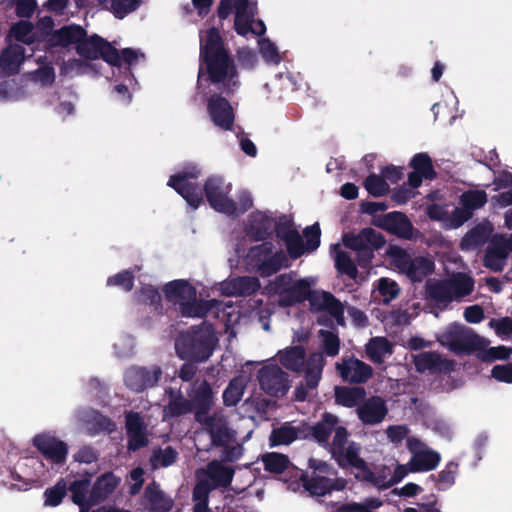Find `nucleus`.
<instances>
[{
	"label": "nucleus",
	"instance_id": "obj_43",
	"mask_svg": "<svg viewBox=\"0 0 512 512\" xmlns=\"http://www.w3.org/2000/svg\"><path fill=\"white\" fill-rule=\"evenodd\" d=\"M82 420L87 422L86 430L91 435H95L101 431L110 433L115 428L113 422L94 411L84 412L82 414Z\"/></svg>",
	"mask_w": 512,
	"mask_h": 512
},
{
	"label": "nucleus",
	"instance_id": "obj_5",
	"mask_svg": "<svg viewBox=\"0 0 512 512\" xmlns=\"http://www.w3.org/2000/svg\"><path fill=\"white\" fill-rule=\"evenodd\" d=\"M236 259L229 258V263L233 267H243L247 271H257L262 276H270L276 273L286 261L283 254L272 251L270 243H262L250 247L247 251L241 243L234 246Z\"/></svg>",
	"mask_w": 512,
	"mask_h": 512
},
{
	"label": "nucleus",
	"instance_id": "obj_23",
	"mask_svg": "<svg viewBox=\"0 0 512 512\" xmlns=\"http://www.w3.org/2000/svg\"><path fill=\"white\" fill-rule=\"evenodd\" d=\"M310 436V426L304 421L286 422L274 428L270 434V446L289 445L295 440Z\"/></svg>",
	"mask_w": 512,
	"mask_h": 512
},
{
	"label": "nucleus",
	"instance_id": "obj_15",
	"mask_svg": "<svg viewBox=\"0 0 512 512\" xmlns=\"http://www.w3.org/2000/svg\"><path fill=\"white\" fill-rule=\"evenodd\" d=\"M441 345L455 353L469 352L480 343V338L470 328L452 324L438 335Z\"/></svg>",
	"mask_w": 512,
	"mask_h": 512
},
{
	"label": "nucleus",
	"instance_id": "obj_3",
	"mask_svg": "<svg viewBox=\"0 0 512 512\" xmlns=\"http://www.w3.org/2000/svg\"><path fill=\"white\" fill-rule=\"evenodd\" d=\"M315 283L314 277L298 279L290 274H284L270 284L269 292L283 306L294 305L308 297L314 311L326 312L338 325L343 326L345 324L343 304L329 292L322 290L311 292V287Z\"/></svg>",
	"mask_w": 512,
	"mask_h": 512
},
{
	"label": "nucleus",
	"instance_id": "obj_38",
	"mask_svg": "<svg viewBox=\"0 0 512 512\" xmlns=\"http://www.w3.org/2000/svg\"><path fill=\"white\" fill-rule=\"evenodd\" d=\"M210 482V486L219 487L230 484L234 471L220 462H211L205 471L200 472Z\"/></svg>",
	"mask_w": 512,
	"mask_h": 512
},
{
	"label": "nucleus",
	"instance_id": "obj_27",
	"mask_svg": "<svg viewBox=\"0 0 512 512\" xmlns=\"http://www.w3.org/2000/svg\"><path fill=\"white\" fill-rule=\"evenodd\" d=\"M388 409L384 399L379 396H373L357 407V415L359 419L367 425H375L381 423L386 417Z\"/></svg>",
	"mask_w": 512,
	"mask_h": 512
},
{
	"label": "nucleus",
	"instance_id": "obj_37",
	"mask_svg": "<svg viewBox=\"0 0 512 512\" xmlns=\"http://www.w3.org/2000/svg\"><path fill=\"white\" fill-rule=\"evenodd\" d=\"M26 50L22 44H13L0 56V68L8 73H16L25 59Z\"/></svg>",
	"mask_w": 512,
	"mask_h": 512
},
{
	"label": "nucleus",
	"instance_id": "obj_26",
	"mask_svg": "<svg viewBox=\"0 0 512 512\" xmlns=\"http://www.w3.org/2000/svg\"><path fill=\"white\" fill-rule=\"evenodd\" d=\"M410 167L412 171L408 175V185L412 189H417L424 179H433L436 175L432 159L427 153L415 154Z\"/></svg>",
	"mask_w": 512,
	"mask_h": 512
},
{
	"label": "nucleus",
	"instance_id": "obj_17",
	"mask_svg": "<svg viewBox=\"0 0 512 512\" xmlns=\"http://www.w3.org/2000/svg\"><path fill=\"white\" fill-rule=\"evenodd\" d=\"M410 469L412 472H428L436 469L441 461L440 454L416 437L407 438Z\"/></svg>",
	"mask_w": 512,
	"mask_h": 512
},
{
	"label": "nucleus",
	"instance_id": "obj_21",
	"mask_svg": "<svg viewBox=\"0 0 512 512\" xmlns=\"http://www.w3.org/2000/svg\"><path fill=\"white\" fill-rule=\"evenodd\" d=\"M207 113L211 122L222 130H231L235 113L229 101L219 95H212L207 100Z\"/></svg>",
	"mask_w": 512,
	"mask_h": 512
},
{
	"label": "nucleus",
	"instance_id": "obj_29",
	"mask_svg": "<svg viewBox=\"0 0 512 512\" xmlns=\"http://www.w3.org/2000/svg\"><path fill=\"white\" fill-rule=\"evenodd\" d=\"M338 419L329 413H326L322 420L313 427H310V435H313L314 439L321 445L329 447V451L332 453V447L334 444L336 432L338 429L343 428L336 426ZM334 457V455H332Z\"/></svg>",
	"mask_w": 512,
	"mask_h": 512
},
{
	"label": "nucleus",
	"instance_id": "obj_2",
	"mask_svg": "<svg viewBox=\"0 0 512 512\" xmlns=\"http://www.w3.org/2000/svg\"><path fill=\"white\" fill-rule=\"evenodd\" d=\"M200 67L198 93H205V82H210L224 93L238 89L240 82L235 64L224 48L216 28L200 31Z\"/></svg>",
	"mask_w": 512,
	"mask_h": 512
},
{
	"label": "nucleus",
	"instance_id": "obj_62",
	"mask_svg": "<svg viewBox=\"0 0 512 512\" xmlns=\"http://www.w3.org/2000/svg\"><path fill=\"white\" fill-rule=\"evenodd\" d=\"M439 356L435 353L423 352L414 357V363L418 371H425L436 367Z\"/></svg>",
	"mask_w": 512,
	"mask_h": 512
},
{
	"label": "nucleus",
	"instance_id": "obj_33",
	"mask_svg": "<svg viewBox=\"0 0 512 512\" xmlns=\"http://www.w3.org/2000/svg\"><path fill=\"white\" fill-rule=\"evenodd\" d=\"M507 256L506 236L497 235L485 255V265L494 271H501L506 264Z\"/></svg>",
	"mask_w": 512,
	"mask_h": 512
},
{
	"label": "nucleus",
	"instance_id": "obj_52",
	"mask_svg": "<svg viewBox=\"0 0 512 512\" xmlns=\"http://www.w3.org/2000/svg\"><path fill=\"white\" fill-rule=\"evenodd\" d=\"M67 483L64 479L59 480L53 487L47 489L44 493V504L55 507L59 505L66 494Z\"/></svg>",
	"mask_w": 512,
	"mask_h": 512
},
{
	"label": "nucleus",
	"instance_id": "obj_25",
	"mask_svg": "<svg viewBox=\"0 0 512 512\" xmlns=\"http://www.w3.org/2000/svg\"><path fill=\"white\" fill-rule=\"evenodd\" d=\"M340 377L349 383H365L372 376V368L357 358L350 357L336 363Z\"/></svg>",
	"mask_w": 512,
	"mask_h": 512
},
{
	"label": "nucleus",
	"instance_id": "obj_10",
	"mask_svg": "<svg viewBox=\"0 0 512 512\" xmlns=\"http://www.w3.org/2000/svg\"><path fill=\"white\" fill-rule=\"evenodd\" d=\"M256 3L249 0H221L218 15L226 18L232 12L235 13V29L238 34L247 36L249 33L255 35L264 34L265 24L261 20H254Z\"/></svg>",
	"mask_w": 512,
	"mask_h": 512
},
{
	"label": "nucleus",
	"instance_id": "obj_24",
	"mask_svg": "<svg viewBox=\"0 0 512 512\" xmlns=\"http://www.w3.org/2000/svg\"><path fill=\"white\" fill-rule=\"evenodd\" d=\"M324 367V357L322 353H313L310 355L305 375V384L298 385L295 389V398L303 401L318 385L322 369Z\"/></svg>",
	"mask_w": 512,
	"mask_h": 512
},
{
	"label": "nucleus",
	"instance_id": "obj_55",
	"mask_svg": "<svg viewBox=\"0 0 512 512\" xmlns=\"http://www.w3.org/2000/svg\"><path fill=\"white\" fill-rule=\"evenodd\" d=\"M259 50L264 61L269 65H277L281 61V56L277 47L269 39L259 41Z\"/></svg>",
	"mask_w": 512,
	"mask_h": 512
},
{
	"label": "nucleus",
	"instance_id": "obj_56",
	"mask_svg": "<svg viewBox=\"0 0 512 512\" xmlns=\"http://www.w3.org/2000/svg\"><path fill=\"white\" fill-rule=\"evenodd\" d=\"M133 272L125 270L107 279V286H116L124 291H130L133 287Z\"/></svg>",
	"mask_w": 512,
	"mask_h": 512
},
{
	"label": "nucleus",
	"instance_id": "obj_42",
	"mask_svg": "<svg viewBox=\"0 0 512 512\" xmlns=\"http://www.w3.org/2000/svg\"><path fill=\"white\" fill-rule=\"evenodd\" d=\"M366 397V392L360 387H336L335 399L336 402L345 407H354L360 405Z\"/></svg>",
	"mask_w": 512,
	"mask_h": 512
},
{
	"label": "nucleus",
	"instance_id": "obj_44",
	"mask_svg": "<svg viewBox=\"0 0 512 512\" xmlns=\"http://www.w3.org/2000/svg\"><path fill=\"white\" fill-rule=\"evenodd\" d=\"M366 353L373 362L381 363L392 354V345L384 337H375L366 344Z\"/></svg>",
	"mask_w": 512,
	"mask_h": 512
},
{
	"label": "nucleus",
	"instance_id": "obj_28",
	"mask_svg": "<svg viewBox=\"0 0 512 512\" xmlns=\"http://www.w3.org/2000/svg\"><path fill=\"white\" fill-rule=\"evenodd\" d=\"M260 288L256 277H236L227 279L218 284L215 289L226 296H246Z\"/></svg>",
	"mask_w": 512,
	"mask_h": 512
},
{
	"label": "nucleus",
	"instance_id": "obj_60",
	"mask_svg": "<svg viewBox=\"0 0 512 512\" xmlns=\"http://www.w3.org/2000/svg\"><path fill=\"white\" fill-rule=\"evenodd\" d=\"M458 472L457 464L450 462L438 474V485L441 489H447L453 485Z\"/></svg>",
	"mask_w": 512,
	"mask_h": 512
},
{
	"label": "nucleus",
	"instance_id": "obj_19",
	"mask_svg": "<svg viewBox=\"0 0 512 512\" xmlns=\"http://www.w3.org/2000/svg\"><path fill=\"white\" fill-rule=\"evenodd\" d=\"M257 379L261 389L271 396H284L290 388L288 374L277 365L262 367L258 371Z\"/></svg>",
	"mask_w": 512,
	"mask_h": 512
},
{
	"label": "nucleus",
	"instance_id": "obj_39",
	"mask_svg": "<svg viewBox=\"0 0 512 512\" xmlns=\"http://www.w3.org/2000/svg\"><path fill=\"white\" fill-rule=\"evenodd\" d=\"M253 362H246L243 366L242 374L232 379L223 392V400L227 406H235L243 397L244 390L250 379L249 376L244 375L245 367H248Z\"/></svg>",
	"mask_w": 512,
	"mask_h": 512
},
{
	"label": "nucleus",
	"instance_id": "obj_13",
	"mask_svg": "<svg viewBox=\"0 0 512 512\" xmlns=\"http://www.w3.org/2000/svg\"><path fill=\"white\" fill-rule=\"evenodd\" d=\"M201 170L196 165H188L182 171L172 175L168 186L176 190L188 203L196 209L202 203V188L194 180L199 177Z\"/></svg>",
	"mask_w": 512,
	"mask_h": 512
},
{
	"label": "nucleus",
	"instance_id": "obj_14",
	"mask_svg": "<svg viewBox=\"0 0 512 512\" xmlns=\"http://www.w3.org/2000/svg\"><path fill=\"white\" fill-rule=\"evenodd\" d=\"M388 255L394 267L412 281L422 280L434 267L433 262L429 258H411L404 250L396 246L389 248Z\"/></svg>",
	"mask_w": 512,
	"mask_h": 512
},
{
	"label": "nucleus",
	"instance_id": "obj_57",
	"mask_svg": "<svg viewBox=\"0 0 512 512\" xmlns=\"http://www.w3.org/2000/svg\"><path fill=\"white\" fill-rule=\"evenodd\" d=\"M141 0H112L111 11L117 18H124L139 7Z\"/></svg>",
	"mask_w": 512,
	"mask_h": 512
},
{
	"label": "nucleus",
	"instance_id": "obj_61",
	"mask_svg": "<svg viewBox=\"0 0 512 512\" xmlns=\"http://www.w3.org/2000/svg\"><path fill=\"white\" fill-rule=\"evenodd\" d=\"M11 36L16 40L29 44L32 42V25L27 21H21L11 29Z\"/></svg>",
	"mask_w": 512,
	"mask_h": 512
},
{
	"label": "nucleus",
	"instance_id": "obj_54",
	"mask_svg": "<svg viewBox=\"0 0 512 512\" xmlns=\"http://www.w3.org/2000/svg\"><path fill=\"white\" fill-rule=\"evenodd\" d=\"M382 505L377 498H368L362 502H351L341 508V512H376Z\"/></svg>",
	"mask_w": 512,
	"mask_h": 512
},
{
	"label": "nucleus",
	"instance_id": "obj_49",
	"mask_svg": "<svg viewBox=\"0 0 512 512\" xmlns=\"http://www.w3.org/2000/svg\"><path fill=\"white\" fill-rule=\"evenodd\" d=\"M119 479L107 473L101 476L92 488V497L99 501L109 495L118 485Z\"/></svg>",
	"mask_w": 512,
	"mask_h": 512
},
{
	"label": "nucleus",
	"instance_id": "obj_53",
	"mask_svg": "<svg viewBox=\"0 0 512 512\" xmlns=\"http://www.w3.org/2000/svg\"><path fill=\"white\" fill-rule=\"evenodd\" d=\"M364 186L368 193L375 197L382 196L389 190V184L384 180L382 174L369 175L364 182Z\"/></svg>",
	"mask_w": 512,
	"mask_h": 512
},
{
	"label": "nucleus",
	"instance_id": "obj_4",
	"mask_svg": "<svg viewBox=\"0 0 512 512\" xmlns=\"http://www.w3.org/2000/svg\"><path fill=\"white\" fill-rule=\"evenodd\" d=\"M347 436L346 429L337 430L332 453L338 464L350 468L357 479L370 482L380 489H386L400 482L409 472H412L410 461H408L407 464H398L392 475H374L366 462L359 457L360 447L354 442H349Z\"/></svg>",
	"mask_w": 512,
	"mask_h": 512
},
{
	"label": "nucleus",
	"instance_id": "obj_47",
	"mask_svg": "<svg viewBox=\"0 0 512 512\" xmlns=\"http://www.w3.org/2000/svg\"><path fill=\"white\" fill-rule=\"evenodd\" d=\"M145 497L154 510L169 511L173 506V501L166 497L155 484L146 488Z\"/></svg>",
	"mask_w": 512,
	"mask_h": 512
},
{
	"label": "nucleus",
	"instance_id": "obj_36",
	"mask_svg": "<svg viewBox=\"0 0 512 512\" xmlns=\"http://www.w3.org/2000/svg\"><path fill=\"white\" fill-rule=\"evenodd\" d=\"M127 63L122 62L120 65V70L117 69L116 66H113L112 74L116 81L121 80L120 83L115 85L114 90L118 94V98L121 101L128 102L131 98L130 90L133 89L137 82L134 76L131 74Z\"/></svg>",
	"mask_w": 512,
	"mask_h": 512
},
{
	"label": "nucleus",
	"instance_id": "obj_46",
	"mask_svg": "<svg viewBox=\"0 0 512 512\" xmlns=\"http://www.w3.org/2000/svg\"><path fill=\"white\" fill-rule=\"evenodd\" d=\"M400 292L398 284L389 278H381L374 290V298L387 304L395 299Z\"/></svg>",
	"mask_w": 512,
	"mask_h": 512
},
{
	"label": "nucleus",
	"instance_id": "obj_11",
	"mask_svg": "<svg viewBox=\"0 0 512 512\" xmlns=\"http://www.w3.org/2000/svg\"><path fill=\"white\" fill-rule=\"evenodd\" d=\"M473 289V280L465 274L453 275L445 281H429L427 284L428 297L439 308H445L450 302L469 295Z\"/></svg>",
	"mask_w": 512,
	"mask_h": 512
},
{
	"label": "nucleus",
	"instance_id": "obj_1",
	"mask_svg": "<svg viewBox=\"0 0 512 512\" xmlns=\"http://www.w3.org/2000/svg\"><path fill=\"white\" fill-rule=\"evenodd\" d=\"M212 403V390L206 382L198 385V392L193 396V404L182 397H177L170 401L169 405L163 411L164 419L174 417L189 412L192 407L196 408V419L204 426L210 435L213 445L223 446L224 459L235 461L242 455V448L234 445L235 432L230 430L222 415H207V409Z\"/></svg>",
	"mask_w": 512,
	"mask_h": 512
},
{
	"label": "nucleus",
	"instance_id": "obj_16",
	"mask_svg": "<svg viewBox=\"0 0 512 512\" xmlns=\"http://www.w3.org/2000/svg\"><path fill=\"white\" fill-rule=\"evenodd\" d=\"M428 198L436 202L428 205L427 214L431 219L442 222L447 228H457L470 218L468 212L444 201L439 192L431 193Z\"/></svg>",
	"mask_w": 512,
	"mask_h": 512
},
{
	"label": "nucleus",
	"instance_id": "obj_20",
	"mask_svg": "<svg viewBox=\"0 0 512 512\" xmlns=\"http://www.w3.org/2000/svg\"><path fill=\"white\" fill-rule=\"evenodd\" d=\"M305 243L296 231H291L286 237L287 250L292 258H298L306 252L316 250L320 244V228L313 224L304 230Z\"/></svg>",
	"mask_w": 512,
	"mask_h": 512
},
{
	"label": "nucleus",
	"instance_id": "obj_6",
	"mask_svg": "<svg viewBox=\"0 0 512 512\" xmlns=\"http://www.w3.org/2000/svg\"><path fill=\"white\" fill-rule=\"evenodd\" d=\"M205 195L211 208L228 216H239L253 205V199L249 192L241 191L234 200L231 196V185L222 178L212 177L205 183Z\"/></svg>",
	"mask_w": 512,
	"mask_h": 512
},
{
	"label": "nucleus",
	"instance_id": "obj_22",
	"mask_svg": "<svg viewBox=\"0 0 512 512\" xmlns=\"http://www.w3.org/2000/svg\"><path fill=\"white\" fill-rule=\"evenodd\" d=\"M33 445L52 463L62 464L66 460L68 454L66 443L48 432L36 435L33 438Z\"/></svg>",
	"mask_w": 512,
	"mask_h": 512
},
{
	"label": "nucleus",
	"instance_id": "obj_48",
	"mask_svg": "<svg viewBox=\"0 0 512 512\" xmlns=\"http://www.w3.org/2000/svg\"><path fill=\"white\" fill-rule=\"evenodd\" d=\"M487 202V195L483 190H470L461 195L460 203L462 211L468 212L470 215L473 210L481 208Z\"/></svg>",
	"mask_w": 512,
	"mask_h": 512
},
{
	"label": "nucleus",
	"instance_id": "obj_7",
	"mask_svg": "<svg viewBox=\"0 0 512 512\" xmlns=\"http://www.w3.org/2000/svg\"><path fill=\"white\" fill-rule=\"evenodd\" d=\"M163 292L166 298L179 304L181 313L187 317H202L213 309L217 310L216 316L220 317L221 303L213 300L211 302L197 301L196 289L186 280H174L167 283Z\"/></svg>",
	"mask_w": 512,
	"mask_h": 512
},
{
	"label": "nucleus",
	"instance_id": "obj_40",
	"mask_svg": "<svg viewBox=\"0 0 512 512\" xmlns=\"http://www.w3.org/2000/svg\"><path fill=\"white\" fill-rule=\"evenodd\" d=\"M271 225V219L265 213L258 211L249 216L244 231L247 237L259 240L266 235Z\"/></svg>",
	"mask_w": 512,
	"mask_h": 512
},
{
	"label": "nucleus",
	"instance_id": "obj_9",
	"mask_svg": "<svg viewBox=\"0 0 512 512\" xmlns=\"http://www.w3.org/2000/svg\"><path fill=\"white\" fill-rule=\"evenodd\" d=\"M76 50L79 55L86 58L97 59L102 57L111 66H116L118 70H120L122 62L134 65L143 58L142 53L130 48L118 52L110 43L98 36L86 38L85 35L83 40L77 45Z\"/></svg>",
	"mask_w": 512,
	"mask_h": 512
},
{
	"label": "nucleus",
	"instance_id": "obj_30",
	"mask_svg": "<svg viewBox=\"0 0 512 512\" xmlns=\"http://www.w3.org/2000/svg\"><path fill=\"white\" fill-rule=\"evenodd\" d=\"M160 375L161 370L158 367L151 369L133 367L127 370L125 383L132 390L141 391L156 384Z\"/></svg>",
	"mask_w": 512,
	"mask_h": 512
},
{
	"label": "nucleus",
	"instance_id": "obj_58",
	"mask_svg": "<svg viewBox=\"0 0 512 512\" xmlns=\"http://www.w3.org/2000/svg\"><path fill=\"white\" fill-rule=\"evenodd\" d=\"M319 334L326 354L332 357L336 356L339 353L340 346L338 336L327 330H320Z\"/></svg>",
	"mask_w": 512,
	"mask_h": 512
},
{
	"label": "nucleus",
	"instance_id": "obj_45",
	"mask_svg": "<svg viewBox=\"0 0 512 512\" xmlns=\"http://www.w3.org/2000/svg\"><path fill=\"white\" fill-rule=\"evenodd\" d=\"M331 255L335 260L336 267L340 273L346 274L350 278H355L357 275V268L351 257L341 250L339 244L331 247Z\"/></svg>",
	"mask_w": 512,
	"mask_h": 512
},
{
	"label": "nucleus",
	"instance_id": "obj_35",
	"mask_svg": "<svg viewBox=\"0 0 512 512\" xmlns=\"http://www.w3.org/2000/svg\"><path fill=\"white\" fill-rule=\"evenodd\" d=\"M128 446L130 450H137L146 445V427L137 413H128L126 416Z\"/></svg>",
	"mask_w": 512,
	"mask_h": 512
},
{
	"label": "nucleus",
	"instance_id": "obj_32",
	"mask_svg": "<svg viewBox=\"0 0 512 512\" xmlns=\"http://www.w3.org/2000/svg\"><path fill=\"white\" fill-rule=\"evenodd\" d=\"M373 223L393 234L401 237H409L411 234V224L407 217L400 212H391L386 215L377 217Z\"/></svg>",
	"mask_w": 512,
	"mask_h": 512
},
{
	"label": "nucleus",
	"instance_id": "obj_31",
	"mask_svg": "<svg viewBox=\"0 0 512 512\" xmlns=\"http://www.w3.org/2000/svg\"><path fill=\"white\" fill-rule=\"evenodd\" d=\"M92 475L80 476L69 485L72 495V501L80 507V512H88L91 505L96 503V498L92 497V489H90V481Z\"/></svg>",
	"mask_w": 512,
	"mask_h": 512
},
{
	"label": "nucleus",
	"instance_id": "obj_59",
	"mask_svg": "<svg viewBox=\"0 0 512 512\" xmlns=\"http://www.w3.org/2000/svg\"><path fill=\"white\" fill-rule=\"evenodd\" d=\"M489 326L503 339L512 337V319L509 317L491 319Z\"/></svg>",
	"mask_w": 512,
	"mask_h": 512
},
{
	"label": "nucleus",
	"instance_id": "obj_51",
	"mask_svg": "<svg viewBox=\"0 0 512 512\" xmlns=\"http://www.w3.org/2000/svg\"><path fill=\"white\" fill-rule=\"evenodd\" d=\"M492 227L490 224L479 225L471 230L461 242V246L464 249H472L482 244L491 232Z\"/></svg>",
	"mask_w": 512,
	"mask_h": 512
},
{
	"label": "nucleus",
	"instance_id": "obj_18",
	"mask_svg": "<svg viewBox=\"0 0 512 512\" xmlns=\"http://www.w3.org/2000/svg\"><path fill=\"white\" fill-rule=\"evenodd\" d=\"M343 244L358 252L360 262L368 263L372 258V251L384 244L380 233L372 228H365L358 234H346L343 236Z\"/></svg>",
	"mask_w": 512,
	"mask_h": 512
},
{
	"label": "nucleus",
	"instance_id": "obj_41",
	"mask_svg": "<svg viewBox=\"0 0 512 512\" xmlns=\"http://www.w3.org/2000/svg\"><path fill=\"white\" fill-rule=\"evenodd\" d=\"M279 362L291 371H300L304 364L305 351L300 346L287 347L277 353Z\"/></svg>",
	"mask_w": 512,
	"mask_h": 512
},
{
	"label": "nucleus",
	"instance_id": "obj_50",
	"mask_svg": "<svg viewBox=\"0 0 512 512\" xmlns=\"http://www.w3.org/2000/svg\"><path fill=\"white\" fill-rule=\"evenodd\" d=\"M262 462L265 470L273 474H280L290 466V461L286 455L275 452L263 455Z\"/></svg>",
	"mask_w": 512,
	"mask_h": 512
},
{
	"label": "nucleus",
	"instance_id": "obj_8",
	"mask_svg": "<svg viewBox=\"0 0 512 512\" xmlns=\"http://www.w3.org/2000/svg\"><path fill=\"white\" fill-rule=\"evenodd\" d=\"M218 338L210 325L204 324L181 335L175 344L176 352L181 359L201 362L213 353Z\"/></svg>",
	"mask_w": 512,
	"mask_h": 512
},
{
	"label": "nucleus",
	"instance_id": "obj_63",
	"mask_svg": "<svg viewBox=\"0 0 512 512\" xmlns=\"http://www.w3.org/2000/svg\"><path fill=\"white\" fill-rule=\"evenodd\" d=\"M176 455L177 454L175 450H173L170 447H167L164 450H160L153 455L151 459L152 465L155 468L167 467L175 461Z\"/></svg>",
	"mask_w": 512,
	"mask_h": 512
},
{
	"label": "nucleus",
	"instance_id": "obj_12",
	"mask_svg": "<svg viewBox=\"0 0 512 512\" xmlns=\"http://www.w3.org/2000/svg\"><path fill=\"white\" fill-rule=\"evenodd\" d=\"M309 467L313 469L311 476H302L303 486L315 496H323L332 490H343L346 487V480L343 478L330 479L333 475L332 468L321 460L310 459Z\"/></svg>",
	"mask_w": 512,
	"mask_h": 512
},
{
	"label": "nucleus",
	"instance_id": "obj_34",
	"mask_svg": "<svg viewBox=\"0 0 512 512\" xmlns=\"http://www.w3.org/2000/svg\"><path fill=\"white\" fill-rule=\"evenodd\" d=\"M85 35L84 29L79 25H68L53 32L49 36L48 42L51 46L69 47L75 45L77 48V45L83 40Z\"/></svg>",
	"mask_w": 512,
	"mask_h": 512
},
{
	"label": "nucleus",
	"instance_id": "obj_64",
	"mask_svg": "<svg viewBox=\"0 0 512 512\" xmlns=\"http://www.w3.org/2000/svg\"><path fill=\"white\" fill-rule=\"evenodd\" d=\"M491 376L499 382L512 384V363L494 366Z\"/></svg>",
	"mask_w": 512,
	"mask_h": 512
}]
</instances>
